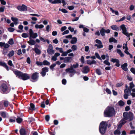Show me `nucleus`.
Here are the masks:
<instances>
[{
  "instance_id": "58",
  "label": "nucleus",
  "mask_w": 135,
  "mask_h": 135,
  "mask_svg": "<svg viewBox=\"0 0 135 135\" xmlns=\"http://www.w3.org/2000/svg\"><path fill=\"white\" fill-rule=\"evenodd\" d=\"M17 116H18V117H19L21 118H22L24 116V115L23 114L20 113L18 114H17Z\"/></svg>"
},
{
  "instance_id": "57",
  "label": "nucleus",
  "mask_w": 135,
  "mask_h": 135,
  "mask_svg": "<svg viewBox=\"0 0 135 135\" xmlns=\"http://www.w3.org/2000/svg\"><path fill=\"white\" fill-rule=\"evenodd\" d=\"M50 117L49 115H47L45 116V119L47 122L50 119Z\"/></svg>"
},
{
  "instance_id": "44",
  "label": "nucleus",
  "mask_w": 135,
  "mask_h": 135,
  "mask_svg": "<svg viewBox=\"0 0 135 135\" xmlns=\"http://www.w3.org/2000/svg\"><path fill=\"white\" fill-rule=\"evenodd\" d=\"M95 56L97 58L100 60H102L101 58L100 57V56L98 53L96 52L95 53Z\"/></svg>"
},
{
  "instance_id": "2",
  "label": "nucleus",
  "mask_w": 135,
  "mask_h": 135,
  "mask_svg": "<svg viewBox=\"0 0 135 135\" xmlns=\"http://www.w3.org/2000/svg\"><path fill=\"white\" fill-rule=\"evenodd\" d=\"M108 124L106 121H102L100 124L99 131L100 133L104 135L108 127Z\"/></svg>"
},
{
  "instance_id": "54",
  "label": "nucleus",
  "mask_w": 135,
  "mask_h": 135,
  "mask_svg": "<svg viewBox=\"0 0 135 135\" xmlns=\"http://www.w3.org/2000/svg\"><path fill=\"white\" fill-rule=\"evenodd\" d=\"M8 64L10 66H13V67H14V66L12 64V61L11 60H9L8 62Z\"/></svg>"
},
{
  "instance_id": "52",
  "label": "nucleus",
  "mask_w": 135,
  "mask_h": 135,
  "mask_svg": "<svg viewBox=\"0 0 135 135\" xmlns=\"http://www.w3.org/2000/svg\"><path fill=\"white\" fill-rule=\"evenodd\" d=\"M135 86L134 84H133V82H132L130 83V87L129 88L132 89Z\"/></svg>"
},
{
  "instance_id": "36",
  "label": "nucleus",
  "mask_w": 135,
  "mask_h": 135,
  "mask_svg": "<svg viewBox=\"0 0 135 135\" xmlns=\"http://www.w3.org/2000/svg\"><path fill=\"white\" fill-rule=\"evenodd\" d=\"M14 51H12L8 54L7 56L9 57H11L14 55Z\"/></svg>"
},
{
  "instance_id": "53",
  "label": "nucleus",
  "mask_w": 135,
  "mask_h": 135,
  "mask_svg": "<svg viewBox=\"0 0 135 135\" xmlns=\"http://www.w3.org/2000/svg\"><path fill=\"white\" fill-rule=\"evenodd\" d=\"M36 64L38 66H42L43 64V62H41L37 61L36 62Z\"/></svg>"
},
{
  "instance_id": "10",
  "label": "nucleus",
  "mask_w": 135,
  "mask_h": 135,
  "mask_svg": "<svg viewBox=\"0 0 135 135\" xmlns=\"http://www.w3.org/2000/svg\"><path fill=\"white\" fill-rule=\"evenodd\" d=\"M49 71V68L47 67H45L42 69V71L40 72V74L43 77L45 76L46 72Z\"/></svg>"
},
{
  "instance_id": "34",
  "label": "nucleus",
  "mask_w": 135,
  "mask_h": 135,
  "mask_svg": "<svg viewBox=\"0 0 135 135\" xmlns=\"http://www.w3.org/2000/svg\"><path fill=\"white\" fill-rule=\"evenodd\" d=\"M43 64L44 65H49L50 63L47 60H44L43 62Z\"/></svg>"
},
{
  "instance_id": "48",
  "label": "nucleus",
  "mask_w": 135,
  "mask_h": 135,
  "mask_svg": "<svg viewBox=\"0 0 135 135\" xmlns=\"http://www.w3.org/2000/svg\"><path fill=\"white\" fill-rule=\"evenodd\" d=\"M1 115L3 117V118H5L6 117V113L4 112H2L1 113Z\"/></svg>"
},
{
  "instance_id": "3",
  "label": "nucleus",
  "mask_w": 135,
  "mask_h": 135,
  "mask_svg": "<svg viewBox=\"0 0 135 135\" xmlns=\"http://www.w3.org/2000/svg\"><path fill=\"white\" fill-rule=\"evenodd\" d=\"M17 77L23 80H26L30 79V76L27 73H23L17 70Z\"/></svg>"
},
{
  "instance_id": "33",
  "label": "nucleus",
  "mask_w": 135,
  "mask_h": 135,
  "mask_svg": "<svg viewBox=\"0 0 135 135\" xmlns=\"http://www.w3.org/2000/svg\"><path fill=\"white\" fill-rule=\"evenodd\" d=\"M103 63L104 64L107 66H110V64L109 61L108 59H107L106 60H104L103 62Z\"/></svg>"
},
{
  "instance_id": "56",
  "label": "nucleus",
  "mask_w": 135,
  "mask_h": 135,
  "mask_svg": "<svg viewBox=\"0 0 135 135\" xmlns=\"http://www.w3.org/2000/svg\"><path fill=\"white\" fill-rule=\"evenodd\" d=\"M130 71L134 74H135V68H132L130 69Z\"/></svg>"
},
{
  "instance_id": "38",
  "label": "nucleus",
  "mask_w": 135,
  "mask_h": 135,
  "mask_svg": "<svg viewBox=\"0 0 135 135\" xmlns=\"http://www.w3.org/2000/svg\"><path fill=\"white\" fill-rule=\"evenodd\" d=\"M127 44H126V47H125V50L124 51L125 53L127 55H129L130 54V53L128 51V48L127 46Z\"/></svg>"
},
{
  "instance_id": "59",
  "label": "nucleus",
  "mask_w": 135,
  "mask_h": 135,
  "mask_svg": "<svg viewBox=\"0 0 135 135\" xmlns=\"http://www.w3.org/2000/svg\"><path fill=\"white\" fill-rule=\"evenodd\" d=\"M15 29L12 27H9L8 28V30L10 32H12L14 31Z\"/></svg>"
},
{
  "instance_id": "4",
  "label": "nucleus",
  "mask_w": 135,
  "mask_h": 135,
  "mask_svg": "<svg viewBox=\"0 0 135 135\" xmlns=\"http://www.w3.org/2000/svg\"><path fill=\"white\" fill-rule=\"evenodd\" d=\"M79 64L78 63H76L75 64H74L73 65L70 66V68H68L66 69L67 71H70L71 73H76V72L74 68H77L78 67Z\"/></svg>"
},
{
  "instance_id": "43",
  "label": "nucleus",
  "mask_w": 135,
  "mask_h": 135,
  "mask_svg": "<svg viewBox=\"0 0 135 135\" xmlns=\"http://www.w3.org/2000/svg\"><path fill=\"white\" fill-rule=\"evenodd\" d=\"M96 72L97 74L98 75H100L102 74V73H101L100 69H96Z\"/></svg>"
},
{
  "instance_id": "29",
  "label": "nucleus",
  "mask_w": 135,
  "mask_h": 135,
  "mask_svg": "<svg viewBox=\"0 0 135 135\" xmlns=\"http://www.w3.org/2000/svg\"><path fill=\"white\" fill-rule=\"evenodd\" d=\"M131 89L129 87L128 88H126L125 89L124 92L125 93L129 94L131 92Z\"/></svg>"
},
{
  "instance_id": "39",
  "label": "nucleus",
  "mask_w": 135,
  "mask_h": 135,
  "mask_svg": "<svg viewBox=\"0 0 135 135\" xmlns=\"http://www.w3.org/2000/svg\"><path fill=\"white\" fill-rule=\"evenodd\" d=\"M16 119V117H12L9 119V121L11 122H15V121Z\"/></svg>"
},
{
  "instance_id": "49",
  "label": "nucleus",
  "mask_w": 135,
  "mask_h": 135,
  "mask_svg": "<svg viewBox=\"0 0 135 135\" xmlns=\"http://www.w3.org/2000/svg\"><path fill=\"white\" fill-rule=\"evenodd\" d=\"M65 71L66 72L70 73V74L69 75L70 77H72L74 75V74L75 73H71L70 71H71L70 70L68 71H67L66 70V69Z\"/></svg>"
},
{
  "instance_id": "50",
  "label": "nucleus",
  "mask_w": 135,
  "mask_h": 135,
  "mask_svg": "<svg viewBox=\"0 0 135 135\" xmlns=\"http://www.w3.org/2000/svg\"><path fill=\"white\" fill-rule=\"evenodd\" d=\"M105 91L108 94H111L112 93L110 90L108 88L106 89Z\"/></svg>"
},
{
  "instance_id": "46",
  "label": "nucleus",
  "mask_w": 135,
  "mask_h": 135,
  "mask_svg": "<svg viewBox=\"0 0 135 135\" xmlns=\"http://www.w3.org/2000/svg\"><path fill=\"white\" fill-rule=\"evenodd\" d=\"M71 49L73 51H74L77 50V47L75 45H73L71 47Z\"/></svg>"
},
{
  "instance_id": "16",
  "label": "nucleus",
  "mask_w": 135,
  "mask_h": 135,
  "mask_svg": "<svg viewBox=\"0 0 135 135\" xmlns=\"http://www.w3.org/2000/svg\"><path fill=\"white\" fill-rule=\"evenodd\" d=\"M0 65L1 66L4 67L7 71L9 70V68L5 63L1 61L0 62Z\"/></svg>"
},
{
  "instance_id": "41",
  "label": "nucleus",
  "mask_w": 135,
  "mask_h": 135,
  "mask_svg": "<svg viewBox=\"0 0 135 135\" xmlns=\"http://www.w3.org/2000/svg\"><path fill=\"white\" fill-rule=\"evenodd\" d=\"M129 113L132 114V115L129 116V121H131L133 119V113H132L131 112H129Z\"/></svg>"
},
{
  "instance_id": "27",
  "label": "nucleus",
  "mask_w": 135,
  "mask_h": 135,
  "mask_svg": "<svg viewBox=\"0 0 135 135\" xmlns=\"http://www.w3.org/2000/svg\"><path fill=\"white\" fill-rule=\"evenodd\" d=\"M126 122V121H125L124 122H122L120 123L118 126L117 127V129H118L120 130V129L123 125Z\"/></svg>"
},
{
  "instance_id": "18",
  "label": "nucleus",
  "mask_w": 135,
  "mask_h": 135,
  "mask_svg": "<svg viewBox=\"0 0 135 135\" xmlns=\"http://www.w3.org/2000/svg\"><path fill=\"white\" fill-rule=\"evenodd\" d=\"M28 43L31 45H33L35 44L36 42L33 40L30 39L29 41H28Z\"/></svg>"
},
{
  "instance_id": "23",
  "label": "nucleus",
  "mask_w": 135,
  "mask_h": 135,
  "mask_svg": "<svg viewBox=\"0 0 135 135\" xmlns=\"http://www.w3.org/2000/svg\"><path fill=\"white\" fill-rule=\"evenodd\" d=\"M47 51L49 54L52 55L54 53V51L53 49L51 50V49H47Z\"/></svg>"
},
{
  "instance_id": "37",
  "label": "nucleus",
  "mask_w": 135,
  "mask_h": 135,
  "mask_svg": "<svg viewBox=\"0 0 135 135\" xmlns=\"http://www.w3.org/2000/svg\"><path fill=\"white\" fill-rule=\"evenodd\" d=\"M34 121L35 119L32 117L29 118L28 119V121L30 123L34 122Z\"/></svg>"
},
{
  "instance_id": "14",
  "label": "nucleus",
  "mask_w": 135,
  "mask_h": 135,
  "mask_svg": "<svg viewBox=\"0 0 135 135\" xmlns=\"http://www.w3.org/2000/svg\"><path fill=\"white\" fill-rule=\"evenodd\" d=\"M38 45H36L35 46L34 51L38 55H39L41 53V51L38 48Z\"/></svg>"
},
{
  "instance_id": "13",
  "label": "nucleus",
  "mask_w": 135,
  "mask_h": 135,
  "mask_svg": "<svg viewBox=\"0 0 135 135\" xmlns=\"http://www.w3.org/2000/svg\"><path fill=\"white\" fill-rule=\"evenodd\" d=\"M73 60V58L71 57H66L65 58L64 62L65 63L70 62Z\"/></svg>"
},
{
  "instance_id": "12",
  "label": "nucleus",
  "mask_w": 135,
  "mask_h": 135,
  "mask_svg": "<svg viewBox=\"0 0 135 135\" xmlns=\"http://www.w3.org/2000/svg\"><path fill=\"white\" fill-rule=\"evenodd\" d=\"M90 70L89 68L87 66H85L83 68L82 72L84 74H87L88 73Z\"/></svg>"
},
{
  "instance_id": "17",
  "label": "nucleus",
  "mask_w": 135,
  "mask_h": 135,
  "mask_svg": "<svg viewBox=\"0 0 135 135\" xmlns=\"http://www.w3.org/2000/svg\"><path fill=\"white\" fill-rule=\"evenodd\" d=\"M30 107H29L28 109L32 111L35 110V106L34 104L33 103H31L30 104Z\"/></svg>"
},
{
  "instance_id": "28",
  "label": "nucleus",
  "mask_w": 135,
  "mask_h": 135,
  "mask_svg": "<svg viewBox=\"0 0 135 135\" xmlns=\"http://www.w3.org/2000/svg\"><path fill=\"white\" fill-rule=\"evenodd\" d=\"M117 52L121 57H124V54L120 50L117 49Z\"/></svg>"
},
{
  "instance_id": "6",
  "label": "nucleus",
  "mask_w": 135,
  "mask_h": 135,
  "mask_svg": "<svg viewBox=\"0 0 135 135\" xmlns=\"http://www.w3.org/2000/svg\"><path fill=\"white\" fill-rule=\"evenodd\" d=\"M120 28L122 30V33L128 37H129V39L130 40L129 36V33L127 31V28L125 25L124 24H123L120 26Z\"/></svg>"
},
{
  "instance_id": "51",
  "label": "nucleus",
  "mask_w": 135,
  "mask_h": 135,
  "mask_svg": "<svg viewBox=\"0 0 135 135\" xmlns=\"http://www.w3.org/2000/svg\"><path fill=\"white\" fill-rule=\"evenodd\" d=\"M123 85V83H118L116 84V86L117 87H119Z\"/></svg>"
},
{
  "instance_id": "11",
  "label": "nucleus",
  "mask_w": 135,
  "mask_h": 135,
  "mask_svg": "<svg viewBox=\"0 0 135 135\" xmlns=\"http://www.w3.org/2000/svg\"><path fill=\"white\" fill-rule=\"evenodd\" d=\"M27 7L24 4L21 6H17V9L21 11H27Z\"/></svg>"
},
{
  "instance_id": "63",
  "label": "nucleus",
  "mask_w": 135,
  "mask_h": 135,
  "mask_svg": "<svg viewBox=\"0 0 135 135\" xmlns=\"http://www.w3.org/2000/svg\"><path fill=\"white\" fill-rule=\"evenodd\" d=\"M62 84L65 85L66 83V80L65 79H63L62 80Z\"/></svg>"
},
{
  "instance_id": "35",
  "label": "nucleus",
  "mask_w": 135,
  "mask_h": 135,
  "mask_svg": "<svg viewBox=\"0 0 135 135\" xmlns=\"http://www.w3.org/2000/svg\"><path fill=\"white\" fill-rule=\"evenodd\" d=\"M119 105L120 106H123L125 104L124 102L122 100L119 101L118 102Z\"/></svg>"
},
{
  "instance_id": "55",
  "label": "nucleus",
  "mask_w": 135,
  "mask_h": 135,
  "mask_svg": "<svg viewBox=\"0 0 135 135\" xmlns=\"http://www.w3.org/2000/svg\"><path fill=\"white\" fill-rule=\"evenodd\" d=\"M8 43L10 45H12L13 44V41L12 39H10L8 42Z\"/></svg>"
},
{
  "instance_id": "9",
  "label": "nucleus",
  "mask_w": 135,
  "mask_h": 135,
  "mask_svg": "<svg viewBox=\"0 0 135 135\" xmlns=\"http://www.w3.org/2000/svg\"><path fill=\"white\" fill-rule=\"evenodd\" d=\"M39 73L37 72L34 73L32 74L31 76V78L35 81H37L39 77Z\"/></svg>"
},
{
  "instance_id": "45",
  "label": "nucleus",
  "mask_w": 135,
  "mask_h": 135,
  "mask_svg": "<svg viewBox=\"0 0 135 135\" xmlns=\"http://www.w3.org/2000/svg\"><path fill=\"white\" fill-rule=\"evenodd\" d=\"M119 61V60L117 59L112 58L111 60V61L114 63L115 62L117 63Z\"/></svg>"
},
{
  "instance_id": "19",
  "label": "nucleus",
  "mask_w": 135,
  "mask_h": 135,
  "mask_svg": "<svg viewBox=\"0 0 135 135\" xmlns=\"http://www.w3.org/2000/svg\"><path fill=\"white\" fill-rule=\"evenodd\" d=\"M100 33L101 35L102 36H105V30L103 27L100 30Z\"/></svg>"
},
{
  "instance_id": "32",
  "label": "nucleus",
  "mask_w": 135,
  "mask_h": 135,
  "mask_svg": "<svg viewBox=\"0 0 135 135\" xmlns=\"http://www.w3.org/2000/svg\"><path fill=\"white\" fill-rule=\"evenodd\" d=\"M35 27L37 28H43L44 27V26L42 25L41 24L40 25H38V24H36L35 25Z\"/></svg>"
},
{
  "instance_id": "30",
  "label": "nucleus",
  "mask_w": 135,
  "mask_h": 135,
  "mask_svg": "<svg viewBox=\"0 0 135 135\" xmlns=\"http://www.w3.org/2000/svg\"><path fill=\"white\" fill-rule=\"evenodd\" d=\"M18 28L20 30H17V32H23V26L22 25H19L18 26Z\"/></svg>"
},
{
  "instance_id": "26",
  "label": "nucleus",
  "mask_w": 135,
  "mask_h": 135,
  "mask_svg": "<svg viewBox=\"0 0 135 135\" xmlns=\"http://www.w3.org/2000/svg\"><path fill=\"white\" fill-rule=\"evenodd\" d=\"M121 133V132L120 130L117 129L115 130L114 132V134L115 135H120Z\"/></svg>"
},
{
  "instance_id": "64",
  "label": "nucleus",
  "mask_w": 135,
  "mask_h": 135,
  "mask_svg": "<svg viewBox=\"0 0 135 135\" xmlns=\"http://www.w3.org/2000/svg\"><path fill=\"white\" fill-rule=\"evenodd\" d=\"M68 8L70 10H72L74 9V7L73 6H70L68 7Z\"/></svg>"
},
{
  "instance_id": "25",
  "label": "nucleus",
  "mask_w": 135,
  "mask_h": 135,
  "mask_svg": "<svg viewBox=\"0 0 135 135\" xmlns=\"http://www.w3.org/2000/svg\"><path fill=\"white\" fill-rule=\"evenodd\" d=\"M123 115L124 117L126 119H129V115L128 113L127 112H125L123 113Z\"/></svg>"
},
{
  "instance_id": "40",
  "label": "nucleus",
  "mask_w": 135,
  "mask_h": 135,
  "mask_svg": "<svg viewBox=\"0 0 135 135\" xmlns=\"http://www.w3.org/2000/svg\"><path fill=\"white\" fill-rule=\"evenodd\" d=\"M21 36L23 38H26L28 37V35L27 33H23L22 34Z\"/></svg>"
},
{
  "instance_id": "5",
  "label": "nucleus",
  "mask_w": 135,
  "mask_h": 135,
  "mask_svg": "<svg viewBox=\"0 0 135 135\" xmlns=\"http://www.w3.org/2000/svg\"><path fill=\"white\" fill-rule=\"evenodd\" d=\"M0 89L1 92L3 93H8V87L5 84H2L0 87Z\"/></svg>"
},
{
  "instance_id": "42",
  "label": "nucleus",
  "mask_w": 135,
  "mask_h": 135,
  "mask_svg": "<svg viewBox=\"0 0 135 135\" xmlns=\"http://www.w3.org/2000/svg\"><path fill=\"white\" fill-rule=\"evenodd\" d=\"M56 65V64L55 63L53 64H52L50 67V68L52 70H53L54 69V68L55 66Z\"/></svg>"
},
{
  "instance_id": "21",
  "label": "nucleus",
  "mask_w": 135,
  "mask_h": 135,
  "mask_svg": "<svg viewBox=\"0 0 135 135\" xmlns=\"http://www.w3.org/2000/svg\"><path fill=\"white\" fill-rule=\"evenodd\" d=\"M77 41V39L75 37H73L72 38V40L70 41V43L72 44H75Z\"/></svg>"
},
{
  "instance_id": "24",
  "label": "nucleus",
  "mask_w": 135,
  "mask_h": 135,
  "mask_svg": "<svg viewBox=\"0 0 135 135\" xmlns=\"http://www.w3.org/2000/svg\"><path fill=\"white\" fill-rule=\"evenodd\" d=\"M109 41L110 42H113L114 43H117V40L113 37H111L109 39Z\"/></svg>"
},
{
  "instance_id": "47",
  "label": "nucleus",
  "mask_w": 135,
  "mask_h": 135,
  "mask_svg": "<svg viewBox=\"0 0 135 135\" xmlns=\"http://www.w3.org/2000/svg\"><path fill=\"white\" fill-rule=\"evenodd\" d=\"M95 46H96L98 48H101L103 47V46L102 44H95Z\"/></svg>"
},
{
  "instance_id": "62",
  "label": "nucleus",
  "mask_w": 135,
  "mask_h": 135,
  "mask_svg": "<svg viewBox=\"0 0 135 135\" xmlns=\"http://www.w3.org/2000/svg\"><path fill=\"white\" fill-rule=\"evenodd\" d=\"M41 107L43 108H45V104L44 102L43 101L41 102Z\"/></svg>"
},
{
  "instance_id": "1",
  "label": "nucleus",
  "mask_w": 135,
  "mask_h": 135,
  "mask_svg": "<svg viewBox=\"0 0 135 135\" xmlns=\"http://www.w3.org/2000/svg\"><path fill=\"white\" fill-rule=\"evenodd\" d=\"M115 110L113 107L109 106L104 112V116L105 117H111L115 114Z\"/></svg>"
},
{
  "instance_id": "31",
  "label": "nucleus",
  "mask_w": 135,
  "mask_h": 135,
  "mask_svg": "<svg viewBox=\"0 0 135 135\" xmlns=\"http://www.w3.org/2000/svg\"><path fill=\"white\" fill-rule=\"evenodd\" d=\"M23 119L22 118L18 117L17 116V123L20 124L23 122Z\"/></svg>"
},
{
  "instance_id": "61",
  "label": "nucleus",
  "mask_w": 135,
  "mask_h": 135,
  "mask_svg": "<svg viewBox=\"0 0 135 135\" xmlns=\"http://www.w3.org/2000/svg\"><path fill=\"white\" fill-rule=\"evenodd\" d=\"M80 60L82 64H83L84 63V58L83 56H81Z\"/></svg>"
},
{
  "instance_id": "60",
  "label": "nucleus",
  "mask_w": 135,
  "mask_h": 135,
  "mask_svg": "<svg viewBox=\"0 0 135 135\" xmlns=\"http://www.w3.org/2000/svg\"><path fill=\"white\" fill-rule=\"evenodd\" d=\"M95 42L97 44H102V42L101 41L98 39H97L95 40Z\"/></svg>"
},
{
  "instance_id": "8",
  "label": "nucleus",
  "mask_w": 135,
  "mask_h": 135,
  "mask_svg": "<svg viewBox=\"0 0 135 135\" xmlns=\"http://www.w3.org/2000/svg\"><path fill=\"white\" fill-rule=\"evenodd\" d=\"M29 32L30 36L29 38L30 39H31V38H35L38 36L37 33H33V30L32 29H30Z\"/></svg>"
},
{
  "instance_id": "7",
  "label": "nucleus",
  "mask_w": 135,
  "mask_h": 135,
  "mask_svg": "<svg viewBox=\"0 0 135 135\" xmlns=\"http://www.w3.org/2000/svg\"><path fill=\"white\" fill-rule=\"evenodd\" d=\"M20 135H29L30 132L26 131L25 128H23L22 126L19 131Z\"/></svg>"
},
{
  "instance_id": "15",
  "label": "nucleus",
  "mask_w": 135,
  "mask_h": 135,
  "mask_svg": "<svg viewBox=\"0 0 135 135\" xmlns=\"http://www.w3.org/2000/svg\"><path fill=\"white\" fill-rule=\"evenodd\" d=\"M128 64L127 63H125L121 65V68L124 70L125 71H127L128 70V68L127 66Z\"/></svg>"
},
{
  "instance_id": "20",
  "label": "nucleus",
  "mask_w": 135,
  "mask_h": 135,
  "mask_svg": "<svg viewBox=\"0 0 135 135\" xmlns=\"http://www.w3.org/2000/svg\"><path fill=\"white\" fill-rule=\"evenodd\" d=\"M96 61L94 60L92 61L90 60H87V64L89 65H91L92 64H96Z\"/></svg>"
},
{
  "instance_id": "22",
  "label": "nucleus",
  "mask_w": 135,
  "mask_h": 135,
  "mask_svg": "<svg viewBox=\"0 0 135 135\" xmlns=\"http://www.w3.org/2000/svg\"><path fill=\"white\" fill-rule=\"evenodd\" d=\"M111 28L113 30L116 31L119 30V28L116 25H113L111 26Z\"/></svg>"
}]
</instances>
